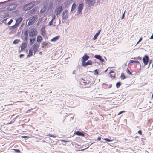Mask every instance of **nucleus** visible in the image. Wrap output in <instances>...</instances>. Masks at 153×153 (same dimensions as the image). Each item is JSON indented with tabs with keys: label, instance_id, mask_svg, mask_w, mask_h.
Returning a JSON list of instances; mask_svg holds the SVG:
<instances>
[{
	"label": "nucleus",
	"instance_id": "obj_1",
	"mask_svg": "<svg viewBox=\"0 0 153 153\" xmlns=\"http://www.w3.org/2000/svg\"><path fill=\"white\" fill-rule=\"evenodd\" d=\"M37 34V30L35 28H31L29 30V36L30 37H35Z\"/></svg>",
	"mask_w": 153,
	"mask_h": 153
},
{
	"label": "nucleus",
	"instance_id": "obj_2",
	"mask_svg": "<svg viewBox=\"0 0 153 153\" xmlns=\"http://www.w3.org/2000/svg\"><path fill=\"white\" fill-rule=\"evenodd\" d=\"M34 6V4L32 2H30L25 4L23 6V10L24 11H28Z\"/></svg>",
	"mask_w": 153,
	"mask_h": 153
},
{
	"label": "nucleus",
	"instance_id": "obj_3",
	"mask_svg": "<svg viewBox=\"0 0 153 153\" xmlns=\"http://www.w3.org/2000/svg\"><path fill=\"white\" fill-rule=\"evenodd\" d=\"M62 23L65 22V21L68 18V13L67 10L63 11L62 14Z\"/></svg>",
	"mask_w": 153,
	"mask_h": 153
},
{
	"label": "nucleus",
	"instance_id": "obj_4",
	"mask_svg": "<svg viewBox=\"0 0 153 153\" xmlns=\"http://www.w3.org/2000/svg\"><path fill=\"white\" fill-rule=\"evenodd\" d=\"M142 60L144 64V66L147 65L149 61V58L148 55H146L144 56V57L143 58Z\"/></svg>",
	"mask_w": 153,
	"mask_h": 153
},
{
	"label": "nucleus",
	"instance_id": "obj_5",
	"mask_svg": "<svg viewBox=\"0 0 153 153\" xmlns=\"http://www.w3.org/2000/svg\"><path fill=\"white\" fill-rule=\"evenodd\" d=\"M84 7V4L82 2L80 3L78 7V10L77 12V14H79L82 13Z\"/></svg>",
	"mask_w": 153,
	"mask_h": 153
},
{
	"label": "nucleus",
	"instance_id": "obj_6",
	"mask_svg": "<svg viewBox=\"0 0 153 153\" xmlns=\"http://www.w3.org/2000/svg\"><path fill=\"white\" fill-rule=\"evenodd\" d=\"M39 47V44L37 43H35L33 45V50L34 51V54L38 51Z\"/></svg>",
	"mask_w": 153,
	"mask_h": 153
},
{
	"label": "nucleus",
	"instance_id": "obj_7",
	"mask_svg": "<svg viewBox=\"0 0 153 153\" xmlns=\"http://www.w3.org/2000/svg\"><path fill=\"white\" fill-rule=\"evenodd\" d=\"M86 4L88 5L89 6H94L95 2L93 1V0H85Z\"/></svg>",
	"mask_w": 153,
	"mask_h": 153
},
{
	"label": "nucleus",
	"instance_id": "obj_8",
	"mask_svg": "<svg viewBox=\"0 0 153 153\" xmlns=\"http://www.w3.org/2000/svg\"><path fill=\"white\" fill-rule=\"evenodd\" d=\"M90 58V57L87 55L85 54L83 55L82 59V63H84L87 60Z\"/></svg>",
	"mask_w": 153,
	"mask_h": 153
},
{
	"label": "nucleus",
	"instance_id": "obj_9",
	"mask_svg": "<svg viewBox=\"0 0 153 153\" xmlns=\"http://www.w3.org/2000/svg\"><path fill=\"white\" fill-rule=\"evenodd\" d=\"M35 19V16H33L32 17V18L31 19H30L29 20L28 23V26H30L31 25H32L34 23Z\"/></svg>",
	"mask_w": 153,
	"mask_h": 153
},
{
	"label": "nucleus",
	"instance_id": "obj_10",
	"mask_svg": "<svg viewBox=\"0 0 153 153\" xmlns=\"http://www.w3.org/2000/svg\"><path fill=\"white\" fill-rule=\"evenodd\" d=\"M92 63V61L91 60H89L87 62L82 63V65L83 67H86L88 65H91Z\"/></svg>",
	"mask_w": 153,
	"mask_h": 153
},
{
	"label": "nucleus",
	"instance_id": "obj_11",
	"mask_svg": "<svg viewBox=\"0 0 153 153\" xmlns=\"http://www.w3.org/2000/svg\"><path fill=\"white\" fill-rule=\"evenodd\" d=\"M62 8V7L61 6H59L58 7L56 8L55 10L56 11V15H58L61 13Z\"/></svg>",
	"mask_w": 153,
	"mask_h": 153
},
{
	"label": "nucleus",
	"instance_id": "obj_12",
	"mask_svg": "<svg viewBox=\"0 0 153 153\" xmlns=\"http://www.w3.org/2000/svg\"><path fill=\"white\" fill-rule=\"evenodd\" d=\"M45 28V25L43 26L41 28V33L43 36H44L46 35Z\"/></svg>",
	"mask_w": 153,
	"mask_h": 153
},
{
	"label": "nucleus",
	"instance_id": "obj_13",
	"mask_svg": "<svg viewBox=\"0 0 153 153\" xmlns=\"http://www.w3.org/2000/svg\"><path fill=\"white\" fill-rule=\"evenodd\" d=\"M28 30H25L23 33V34L25 36L24 40L25 41H27L28 38Z\"/></svg>",
	"mask_w": 153,
	"mask_h": 153
},
{
	"label": "nucleus",
	"instance_id": "obj_14",
	"mask_svg": "<svg viewBox=\"0 0 153 153\" xmlns=\"http://www.w3.org/2000/svg\"><path fill=\"white\" fill-rule=\"evenodd\" d=\"M134 62L135 63H137L139 64L138 65L140 66V69H141V64L140 63V62L139 61H138L130 60V62L129 63V64H130V63H134Z\"/></svg>",
	"mask_w": 153,
	"mask_h": 153
},
{
	"label": "nucleus",
	"instance_id": "obj_15",
	"mask_svg": "<svg viewBox=\"0 0 153 153\" xmlns=\"http://www.w3.org/2000/svg\"><path fill=\"white\" fill-rule=\"evenodd\" d=\"M74 134L77 135L79 136H84L85 134L82 132H81L79 131H77L74 133Z\"/></svg>",
	"mask_w": 153,
	"mask_h": 153
},
{
	"label": "nucleus",
	"instance_id": "obj_16",
	"mask_svg": "<svg viewBox=\"0 0 153 153\" xmlns=\"http://www.w3.org/2000/svg\"><path fill=\"white\" fill-rule=\"evenodd\" d=\"M23 19L21 17H19L17 20H16V24L18 25L20 24L21 22L22 21Z\"/></svg>",
	"mask_w": 153,
	"mask_h": 153
},
{
	"label": "nucleus",
	"instance_id": "obj_17",
	"mask_svg": "<svg viewBox=\"0 0 153 153\" xmlns=\"http://www.w3.org/2000/svg\"><path fill=\"white\" fill-rule=\"evenodd\" d=\"M114 71L111 70L109 72L110 73V77L112 79H115V74H111V73H114Z\"/></svg>",
	"mask_w": 153,
	"mask_h": 153
},
{
	"label": "nucleus",
	"instance_id": "obj_18",
	"mask_svg": "<svg viewBox=\"0 0 153 153\" xmlns=\"http://www.w3.org/2000/svg\"><path fill=\"white\" fill-rule=\"evenodd\" d=\"M27 47V44L26 43H22V45L21 47V50H23Z\"/></svg>",
	"mask_w": 153,
	"mask_h": 153
},
{
	"label": "nucleus",
	"instance_id": "obj_19",
	"mask_svg": "<svg viewBox=\"0 0 153 153\" xmlns=\"http://www.w3.org/2000/svg\"><path fill=\"white\" fill-rule=\"evenodd\" d=\"M59 37H60L59 36H57L53 38H52L51 40V41H53V42L56 41L58 40L59 39Z\"/></svg>",
	"mask_w": 153,
	"mask_h": 153
},
{
	"label": "nucleus",
	"instance_id": "obj_20",
	"mask_svg": "<svg viewBox=\"0 0 153 153\" xmlns=\"http://www.w3.org/2000/svg\"><path fill=\"white\" fill-rule=\"evenodd\" d=\"M35 38H30V42L29 43V45H30L32 44H33L34 42V41L35 40Z\"/></svg>",
	"mask_w": 153,
	"mask_h": 153
},
{
	"label": "nucleus",
	"instance_id": "obj_21",
	"mask_svg": "<svg viewBox=\"0 0 153 153\" xmlns=\"http://www.w3.org/2000/svg\"><path fill=\"white\" fill-rule=\"evenodd\" d=\"M43 39L40 36H39L37 38V42H40Z\"/></svg>",
	"mask_w": 153,
	"mask_h": 153
},
{
	"label": "nucleus",
	"instance_id": "obj_22",
	"mask_svg": "<svg viewBox=\"0 0 153 153\" xmlns=\"http://www.w3.org/2000/svg\"><path fill=\"white\" fill-rule=\"evenodd\" d=\"M33 54V51L31 48L29 50V53L28 55V57H31Z\"/></svg>",
	"mask_w": 153,
	"mask_h": 153
},
{
	"label": "nucleus",
	"instance_id": "obj_23",
	"mask_svg": "<svg viewBox=\"0 0 153 153\" xmlns=\"http://www.w3.org/2000/svg\"><path fill=\"white\" fill-rule=\"evenodd\" d=\"M75 7H76V4L75 3H74L72 5L71 11V12L73 11L74 10Z\"/></svg>",
	"mask_w": 153,
	"mask_h": 153
},
{
	"label": "nucleus",
	"instance_id": "obj_24",
	"mask_svg": "<svg viewBox=\"0 0 153 153\" xmlns=\"http://www.w3.org/2000/svg\"><path fill=\"white\" fill-rule=\"evenodd\" d=\"M94 57L97 59L99 60H100L101 58H102V56L99 55H95L94 56Z\"/></svg>",
	"mask_w": 153,
	"mask_h": 153
},
{
	"label": "nucleus",
	"instance_id": "obj_25",
	"mask_svg": "<svg viewBox=\"0 0 153 153\" xmlns=\"http://www.w3.org/2000/svg\"><path fill=\"white\" fill-rule=\"evenodd\" d=\"M20 40L18 39H15L13 42V43L14 44H16L20 42Z\"/></svg>",
	"mask_w": 153,
	"mask_h": 153
},
{
	"label": "nucleus",
	"instance_id": "obj_26",
	"mask_svg": "<svg viewBox=\"0 0 153 153\" xmlns=\"http://www.w3.org/2000/svg\"><path fill=\"white\" fill-rule=\"evenodd\" d=\"M126 72L129 75H133L132 73L130 71L129 69L127 68L126 69Z\"/></svg>",
	"mask_w": 153,
	"mask_h": 153
},
{
	"label": "nucleus",
	"instance_id": "obj_27",
	"mask_svg": "<svg viewBox=\"0 0 153 153\" xmlns=\"http://www.w3.org/2000/svg\"><path fill=\"white\" fill-rule=\"evenodd\" d=\"M120 77L121 78V79L122 80H124L126 78V76L124 75L123 73H122Z\"/></svg>",
	"mask_w": 153,
	"mask_h": 153
},
{
	"label": "nucleus",
	"instance_id": "obj_28",
	"mask_svg": "<svg viewBox=\"0 0 153 153\" xmlns=\"http://www.w3.org/2000/svg\"><path fill=\"white\" fill-rule=\"evenodd\" d=\"M121 84V83L120 82H117L116 84V87L117 88H118L119 87H120Z\"/></svg>",
	"mask_w": 153,
	"mask_h": 153
},
{
	"label": "nucleus",
	"instance_id": "obj_29",
	"mask_svg": "<svg viewBox=\"0 0 153 153\" xmlns=\"http://www.w3.org/2000/svg\"><path fill=\"white\" fill-rule=\"evenodd\" d=\"M93 73L95 75L98 74V69H95L93 71Z\"/></svg>",
	"mask_w": 153,
	"mask_h": 153
},
{
	"label": "nucleus",
	"instance_id": "obj_30",
	"mask_svg": "<svg viewBox=\"0 0 153 153\" xmlns=\"http://www.w3.org/2000/svg\"><path fill=\"white\" fill-rule=\"evenodd\" d=\"M98 36H99L96 33L93 37V39L94 40H95L97 39V38L98 37Z\"/></svg>",
	"mask_w": 153,
	"mask_h": 153
},
{
	"label": "nucleus",
	"instance_id": "obj_31",
	"mask_svg": "<svg viewBox=\"0 0 153 153\" xmlns=\"http://www.w3.org/2000/svg\"><path fill=\"white\" fill-rule=\"evenodd\" d=\"M103 139L107 142H110L112 141L111 140L107 138H104Z\"/></svg>",
	"mask_w": 153,
	"mask_h": 153
},
{
	"label": "nucleus",
	"instance_id": "obj_32",
	"mask_svg": "<svg viewBox=\"0 0 153 153\" xmlns=\"http://www.w3.org/2000/svg\"><path fill=\"white\" fill-rule=\"evenodd\" d=\"M85 78L84 79H83V78H82L81 79V80L83 81H82V82L84 84V85H85L86 84V83H85V82H86L85 80Z\"/></svg>",
	"mask_w": 153,
	"mask_h": 153
},
{
	"label": "nucleus",
	"instance_id": "obj_33",
	"mask_svg": "<svg viewBox=\"0 0 153 153\" xmlns=\"http://www.w3.org/2000/svg\"><path fill=\"white\" fill-rule=\"evenodd\" d=\"M13 19H11L10 20V21L8 22L7 24L8 25H10L11 24V23L12 22H13Z\"/></svg>",
	"mask_w": 153,
	"mask_h": 153
},
{
	"label": "nucleus",
	"instance_id": "obj_34",
	"mask_svg": "<svg viewBox=\"0 0 153 153\" xmlns=\"http://www.w3.org/2000/svg\"><path fill=\"white\" fill-rule=\"evenodd\" d=\"M18 25L15 23L13 25L11 26V27L15 29L16 28Z\"/></svg>",
	"mask_w": 153,
	"mask_h": 153
},
{
	"label": "nucleus",
	"instance_id": "obj_35",
	"mask_svg": "<svg viewBox=\"0 0 153 153\" xmlns=\"http://www.w3.org/2000/svg\"><path fill=\"white\" fill-rule=\"evenodd\" d=\"M14 150L17 153H19L20 152V150L19 149H15Z\"/></svg>",
	"mask_w": 153,
	"mask_h": 153
},
{
	"label": "nucleus",
	"instance_id": "obj_36",
	"mask_svg": "<svg viewBox=\"0 0 153 153\" xmlns=\"http://www.w3.org/2000/svg\"><path fill=\"white\" fill-rule=\"evenodd\" d=\"M12 6L13 5L10 6V7H9L10 11H12L14 10V8H12Z\"/></svg>",
	"mask_w": 153,
	"mask_h": 153
},
{
	"label": "nucleus",
	"instance_id": "obj_37",
	"mask_svg": "<svg viewBox=\"0 0 153 153\" xmlns=\"http://www.w3.org/2000/svg\"><path fill=\"white\" fill-rule=\"evenodd\" d=\"M15 121V119H13L10 122L8 123L9 124H10L13 123Z\"/></svg>",
	"mask_w": 153,
	"mask_h": 153
},
{
	"label": "nucleus",
	"instance_id": "obj_38",
	"mask_svg": "<svg viewBox=\"0 0 153 153\" xmlns=\"http://www.w3.org/2000/svg\"><path fill=\"white\" fill-rule=\"evenodd\" d=\"M53 20H51L49 23L48 25L49 26L52 25L53 23Z\"/></svg>",
	"mask_w": 153,
	"mask_h": 153
},
{
	"label": "nucleus",
	"instance_id": "obj_39",
	"mask_svg": "<svg viewBox=\"0 0 153 153\" xmlns=\"http://www.w3.org/2000/svg\"><path fill=\"white\" fill-rule=\"evenodd\" d=\"M142 39V37H141L140 39H139V40H138V41L137 42L136 45H137V44H138Z\"/></svg>",
	"mask_w": 153,
	"mask_h": 153
},
{
	"label": "nucleus",
	"instance_id": "obj_40",
	"mask_svg": "<svg viewBox=\"0 0 153 153\" xmlns=\"http://www.w3.org/2000/svg\"><path fill=\"white\" fill-rule=\"evenodd\" d=\"M42 44L43 46H45L47 45V43L46 42H43Z\"/></svg>",
	"mask_w": 153,
	"mask_h": 153
},
{
	"label": "nucleus",
	"instance_id": "obj_41",
	"mask_svg": "<svg viewBox=\"0 0 153 153\" xmlns=\"http://www.w3.org/2000/svg\"><path fill=\"white\" fill-rule=\"evenodd\" d=\"M125 112V111H121L118 114V115H120V114H121L122 113H124V112Z\"/></svg>",
	"mask_w": 153,
	"mask_h": 153
},
{
	"label": "nucleus",
	"instance_id": "obj_42",
	"mask_svg": "<svg viewBox=\"0 0 153 153\" xmlns=\"http://www.w3.org/2000/svg\"><path fill=\"white\" fill-rule=\"evenodd\" d=\"M45 11V10H43L42 9H41L40 11V13H44Z\"/></svg>",
	"mask_w": 153,
	"mask_h": 153
},
{
	"label": "nucleus",
	"instance_id": "obj_43",
	"mask_svg": "<svg viewBox=\"0 0 153 153\" xmlns=\"http://www.w3.org/2000/svg\"><path fill=\"white\" fill-rule=\"evenodd\" d=\"M138 133L140 134L141 135H142V132L141 130H139L138 131Z\"/></svg>",
	"mask_w": 153,
	"mask_h": 153
},
{
	"label": "nucleus",
	"instance_id": "obj_44",
	"mask_svg": "<svg viewBox=\"0 0 153 153\" xmlns=\"http://www.w3.org/2000/svg\"><path fill=\"white\" fill-rule=\"evenodd\" d=\"M21 137H22V138H27L29 137H28V136H21Z\"/></svg>",
	"mask_w": 153,
	"mask_h": 153
},
{
	"label": "nucleus",
	"instance_id": "obj_45",
	"mask_svg": "<svg viewBox=\"0 0 153 153\" xmlns=\"http://www.w3.org/2000/svg\"><path fill=\"white\" fill-rule=\"evenodd\" d=\"M125 11H124V12L122 16V17H121V19H124V17H125Z\"/></svg>",
	"mask_w": 153,
	"mask_h": 153
},
{
	"label": "nucleus",
	"instance_id": "obj_46",
	"mask_svg": "<svg viewBox=\"0 0 153 153\" xmlns=\"http://www.w3.org/2000/svg\"><path fill=\"white\" fill-rule=\"evenodd\" d=\"M49 136L51 137H54V138H55L56 137V136H55L54 135H52V134H49Z\"/></svg>",
	"mask_w": 153,
	"mask_h": 153
},
{
	"label": "nucleus",
	"instance_id": "obj_47",
	"mask_svg": "<svg viewBox=\"0 0 153 153\" xmlns=\"http://www.w3.org/2000/svg\"><path fill=\"white\" fill-rule=\"evenodd\" d=\"M52 16V20H53H53L55 19L56 16L55 15H53Z\"/></svg>",
	"mask_w": 153,
	"mask_h": 153
},
{
	"label": "nucleus",
	"instance_id": "obj_48",
	"mask_svg": "<svg viewBox=\"0 0 153 153\" xmlns=\"http://www.w3.org/2000/svg\"><path fill=\"white\" fill-rule=\"evenodd\" d=\"M90 82V81L89 80L86 81V82H85V83H86V84H89Z\"/></svg>",
	"mask_w": 153,
	"mask_h": 153
},
{
	"label": "nucleus",
	"instance_id": "obj_49",
	"mask_svg": "<svg viewBox=\"0 0 153 153\" xmlns=\"http://www.w3.org/2000/svg\"><path fill=\"white\" fill-rule=\"evenodd\" d=\"M101 62H104V59H103L102 58V57L101 59H100V60Z\"/></svg>",
	"mask_w": 153,
	"mask_h": 153
},
{
	"label": "nucleus",
	"instance_id": "obj_50",
	"mask_svg": "<svg viewBox=\"0 0 153 153\" xmlns=\"http://www.w3.org/2000/svg\"><path fill=\"white\" fill-rule=\"evenodd\" d=\"M24 56V55L23 54H21L19 55V57L21 58H22Z\"/></svg>",
	"mask_w": 153,
	"mask_h": 153
},
{
	"label": "nucleus",
	"instance_id": "obj_51",
	"mask_svg": "<svg viewBox=\"0 0 153 153\" xmlns=\"http://www.w3.org/2000/svg\"><path fill=\"white\" fill-rule=\"evenodd\" d=\"M100 32H101V30H99L96 33L98 35H99Z\"/></svg>",
	"mask_w": 153,
	"mask_h": 153
},
{
	"label": "nucleus",
	"instance_id": "obj_52",
	"mask_svg": "<svg viewBox=\"0 0 153 153\" xmlns=\"http://www.w3.org/2000/svg\"><path fill=\"white\" fill-rule=\"evenodd\" d=\"M100 32H101V30H99L96 33L98 35H99Z\"/></svg>",
	"mask_w": 153,
	"mask_h": 153
},
{
	"label": "nucleus",
	"instance_id": "obj_53",
	"mask_svg": "<svg viewBox=\"0 0 153 153\" xmlns=\"http://www.w3.org/2000/svg\"><path fill=\"white\" fill-rule=\"evenodd\" d=\"M150 38L151 39H153V33L150 37Z\"/></svg>",
	"mask_w": 153,
	"mask_h": 153
},
{
	"label": "nucleus",
	"instance_id": "obj_54",
	"mask_svg": "<svg viewBox=\"0 0 153 153\" xmlns=\"http://www.w3.org/2000/svg\"><path fill=\"white\" fill-rule=\"evenodd\" d=\"M35 11V10L34 9H33L31 10V12H34Z\"/></svg>",
	"mask_w": 153,
	"mask_h": 153
},
{
	"label": "nucleus",
	"instance_id": "obj_55",
	"mask_svg": "<svg viewBox=\"0 0 153 153\" xmlns=\"http://www.w3.org/2000/svg\"><path fill=\"white\" fill-rule=\"evenodd\" d=\"M112 86V85L111 84L109 85L108 86V88H111Z\"/></svg>",
	"mask_w": 153,
	"mask_h": 153
},
{
	"label": "nucleus",
	"instance_id": "obj_56",
	"mask_svg": "<svg viewBox=\"0 0 153 153\" xmlns=\"http://www.w3.org/2000/svg\"><path fill=\"white\" fill-rule=\"evenodd\" d=\"M89 147V146H88V147H87L86 148H85V149H82V150H81V151H83L85 150V149H86L88 148Z\"/></svg>",
	"mask_w": 153,
	"mask_h": 153
},
{
	"label": "nucleus",
	"instance_id": "obj_57",
	"mask_svg": "<svg viewBox=\"0 0 153 153\" xmlns=\"http://www.w3.org/2000/svg\"><path fill=\"white\" fill-rule=\"evenodd\" d=\"M101 139V137H98L97 138V140H100Z\"/></svg>",
	"mask_w": 153,
	"mask_h": 153
},
{
	"label": "nucleus",
	"instance_id": "obj_58",
	"mask_svg": "<svg viewBox=\"0 0 153 153\" xmlns=\"http://www.w3.org/2000/svg\"><path fill=\"white\" fill-rule=\"evenodd\" d=\"M138 59L139 60H141L142 59L141 57L140 56H138L137 57Z\"/></svg>",
	"mask_w": 153,
	"mask_h": 153
},
{
	"label": "nucleus",
	"instance_id": "obj_59",
	"mask_svg": "<svg viewBox=\"0 0 153 153\" xmlns=\"http://www.w3.org/2000/svg\"><path fill=\"white\" fill-rule=\"evenodd\" d=\"M152 62V60H150L149 61V65H150L151 63Z\"/></svg>",
	"mask_w": 153,
	"mask_h": 153
},
{
	"label": "nucleus",
	"instance_id": "obj_60",
	"mask_svg": "<svg viewBox=\"0 0 153 153\" xmlns=\"http://www.w3.org/2000/svg\"><path fill=\"white\" fill-rule=\"evenodd\" d=\"M75 71H76V70H74L73 71V74H75Z\"/></svg>",
	"mask_w": 153,
	"mask_h": 153
},
{
	"label": "nucleus",
	"instance_id": "obj_61",
	"mask_svg": "<svg viewBox=\"0 0 153 153\" xmlns=\"http://www.w3.org/2000/svg\"><path fill=\"white\" fill-rule=\"evenodd\" d=\"M62 141L64 142H66L68 141L63 140H62Z\"/></svg>",
	"mask_w": 153,
	"mask_h": 153
},
{
	"label": "nucleus",
	"instance_id": "obj_62",
	"mask_svg": "<svg viewBox=\"0 0 153 153\" xmlns=\"http://www.w3.org/2000/svg\"><path fill=\"white\" fill-rule=\"evenodd\" d=\"M19 115L17 116L15 118H14V119H15L16 120V119L17 118V117H18Z\"/></svg>",
	"mask_w": 153,
	"mask_h": 153
},
{
	"label": "nucleus",
	"instance_id": "obj_63",
	"mask_svg": "<svg viewBox=\"0 0 153 153\" xmlns=\"http://www.w3.org/2000/svg\"><path fill=\"white\" fill-rule=\"evenodd\" d=\"M42 52H40L39 53V54H42Z\"/></svg>",
	"mask_w": 153,
	"mask_h": 153
},
{
	"label": "nucleus",
	"instance_id": "obj_64",
	"mask_svg": "<svg viewBox=\"0 0 153 153\" xmlns=\"http://www.w3.org/2000/svg\"><path fill=\"white\" fill-rule=\"evenodd\" d=\"M108 68H107V69H106V70H105V71H104V72H106L107 70H108Z\"/></svg>",
	"mask_w": 153,
	"mask_h": 153
}]
</instances>
